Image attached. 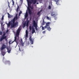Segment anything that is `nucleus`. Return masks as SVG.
<instances>
[{
	"label": "nucleus",
	"instance_id": "obj_1",
	"mask_svg": "<svg viewBox=\"0 0 79 79\" xmlns=\"http://www.w3.org/2000/svg\"><path fill=\"white\" fill-rule=\"evenodd\" d=\"M27 2H28V6L31 9V10H33L34 7L33 6H31V5L32 3H33V5H35L37 2V0H27Z\"/></svg>",
	"mask_w": 79,
	"mask_h": 79
},
{
	"label": "nucleus",
	"instance_id": "obj_2",
	"mask_svg": "<svg viewBox=\"0 0 79 79\" xmlns=\"http://www.w3.org/2000/svg\"><path fill=\"white\" fill-rule=\"evenodd\" d=\"M50 24V22H48L46 23V25L45 26V29H47V30L49 31H51V28L50 27L49 25Z\"/></svg>",
	"mask_w": 79,
	"mask_h": 79
},
{
	"label": "nucleus",
	"instance_id": "obj_3",
	"mask_svg": "<svg viewBox=\"0 0 79 79\" xmlns=\"http://www.w3.org/2000/svg\"><path fill=\"white\" fill-rule=\"evenodd\" d=\"M21 30V28L19 27L18 28L16 32V37H18V38H19V33H20Z\"/></svg>",
	"mask_w": 79,
	"mask_h": 79
},
{
	"label": "nucleus",
	"instance_id": "obj_4",
	"mask_svg": "<svg viewBox=\"0 0 79 79\" xmlns=\"http://www.w3.org/2000/svg\"><path fill=\"white\" fill-rule=\"evenodd\" d=\"M12 23H11V27L13 28V27H15L17 25H18V23L17 22H11Z\"/></svg>",
	"mask_w": 79,
	"mask_h": 79
},
{
	"label": "nucleus",
	"instance_id": "obj_5",
	"mask_svg": "<svg viewBox=\"0 0 79 79\" xmlns=\"http://www.w3.org/2000/svg\"><path fill=\"white\" fill-rule=\"evenodd\" d=\"M33 24L34 26L35 27L36 30L37 31H38V29H37V24L36 23V22H35V20L33 21Z\"/></svg>",
	"mask_w": 79,
	"mask_h": 79
},
{
	"label": "nucleus",
	"instance_id": "obj_6",
	"mask_svg": "<svg viewBox=\"0 0 79 79\" xmlns=\"http://www.w3.org/2000/svg\"><path fill=\"white\" fill-rule=\"evenodd\" d=\"M14 42H15L17 44H18V42H19V39L18 38H16V37H15V40L14 41H13L11 43V44H12V43Z\"/></svg>",
	"mask_w": 79,
	"mask_h": 79
},
{
	"label": "nucleus",
	"instance_id": "obj_7",
	"mask_svg": "<svg viewBox=\"0 0 79 79\" xmlns=\"http://www.w3.org/2000/svg\"><path fill=\"white\" fill-rule=\"evenodd\" d=\"M6 48V45H5L4 44H3L2 46V47L1 48V50H4V49H5Z\"/></svg>",
	"mask_w": 79,
	"mask_h": 79
},
{
	"label": "nucleus",
	"instance_id": "obj_8",
	"mask_svg": "<svg viewBox=\"0 0 79 79\" xmlns=\"http://www.w3.org/2000/svg\"><path fill=\"white\" fill-rule=\"evenodd\" d=\"M28 10L29 15H31L32 14V11H31V9H30L29 7L28 8Z\"/></svg>",
	"mask_w": 79,
	"mask_h": 79
},
{
	"label": "nucleus",
	"instance_id": "obj_9",
	"mask_svg": "<svg viewBox=\"0 0 79 79\" xmlns=\"http://www.w3.org/2000/svg\"><path fill=\"white\" fill-rule=\"evenodd\" d=\"M6 36H4V37H2L0 39V42H2V41H3V39H6Z\"/></svg>",
	"mask_w": 79,
	"mask_h": 79
},
{
	"label": "nucleus",
	"instance_id": "obj_10",
	"mask_svg": "<svg viewBox=\"0 0 79 79\" xmlns=\"http://www.w3.org/2000/svg\"><path fill=\"white\" fill-rule=\"evenodd\" d=\"M26 33L25 38L27 39L28 38V31H27V30L26 31Z\"/></svg>",
	"mask_w": 79,
	"mask_h": 79
},
{
	"label": "nucleus",
	"instance_id": "obj_11",
	"mask_svg": "<svg viewBox=\"0 0 79 79\" xmlns=\"http://www.w3.org/2000/svg\"><path fill=\"white\" fill-rule=\"evenodd\" d=\"M7 52H8V53H10L11 51V48H7Z\"/></svg>",
	"mask_w": 79,
	"mask_h": 79
},
{
	"label": "nucleus",
	"instance_id": "obj_12",
	"mask_svg": "<svg viewBox=\"0 0 79 79\" xmlns=\"http://www.w3.org/2000/svg\"><path fill=\"white\" fill-rule=\"evenodd\" d=\"M32 34H33L34 32H35V29L33 27V26H32Z\"/></svg>",
	"mask_w": 79,
	"mask_h": 79
},
{
	"label": "nucleus",
	"instance_id": "obj_13",
	"mask_svg": "<svg viewBox=\"0 0 79 79\" xmlns=\"http://www.w3.org/2000/svg\"><path fill=\"white\" fill-rule=\"evenodd\" d=\"M31 37L30 36V41H31V44H33V40H32V39Z\"/></svg>",
	"mask_w": 79,
	"mask_h": 79
},
{
	"label": "nucleus",
	"instance_id": "obj_14",
	"mask_svg": "<svg viewBox=\"0 0 79 79\" xmlns=\"http://www.w3.org/2000/svg\"><path fill=\"white\" fill-rule=\"evenodd\" d=\"M15 20H16V19L14 17L11 21V23H15Z\"/></svg>",
	"mask_w": 79,
	"mask_h": 79
},
{
	"label": "nucleus",
	"instance_id": "obj_15",
	"mask_svg": "<svg viewBox=\"0 0 79 79\" xmlns=\"http://www.w3.org/2000/svg\"><path fill=\"white\" fill-rule=\"evenodd\" d=\"M5 64H6V63L9 64L10 63V61L9 60H6L5 62Z\"/></svg>",
	"mask_w": 79,
	"mask_h": 79
},
{
	"label": "nucleus",
	"instance_id": "obj_16",
	"mask_svg": "<svg viewBox=\"0 0 79 79\" xmlns=\"http://www.w3.org/2000/svg\"><path fill=\"white\" fill-rule=\"evenodd\" d=\"M7 15H8V18H11L13 17V16L10 15V14H9V13H7Z\"/></svg>",
	"mask_w": 79,
	"mask_h": 79
},
{
	"label": "nucleus",
	"instance_id": "obj_17",
	"mask_svg": "<svg viewBox=\"0 0 79 79\" xmlns=\"http://www.w3.org/2000/svg\"><path fill=\"white\" fill-rule=\"evenodd\" d=\"M1 53L2 55H3V56H4V55H5V54L6 53L4 51H2L1 52Z\"/></svg>",
	"mask_w": 79,
	"mask_h": 79
},
{
	"label": "nucleus",
	"instance_id": "obj_18",
	"mask_svg": "<svg viewBox=\"0 0 79 79\" xmlns=\"http://www.w3.org/2000/svg\"><path fill=\"white\" fill-rule=\"evenodd\" d=\"M55 2H56V4L57 5H58V2H59V0H54Z\"/></svg>",
	"mask_w": 79,
	"mask_h": 79
},
{
	"label": "nucleus",
	"instance_id": "obj_19",
	"mask_svg": "<svg viewBox=\"0 0 79 79\" xmlns=\"http://www.w3.org/2000/svg\"><path fill=\"white\" fill-rule=\"evenodd\" d=\"M29 20H28L27 22L26 26L27 27H28L29 26Z\"/></svg>",
	"mask_w": 79,
	"mask_h": 79
},
{
	"label": "nucleus",
	"instance_id": "obj_20",
	"mask_svg": "<svg viewBox=\"0 0 79 79\" xmlns=\"http://www.w3.org/2000/svg\"><path fill=\"white\" fill-rule=\"evenodd\" d=\"M20 43L22 45H23L24 44V43H23V39H20Z\"/></svg>",
	"mask_w": 79,
	"mask_h": 79
},
{
	"label": "nucleus",
	"instance_id": "obj_21",
	"mask_svg": "<svg viewBox=\"0 0 79 79\" xmlns=\"http://www.w3.org/2000/svg\"><path fill=\"white\" fill-rule=\"evenodd\" d=\"M27 16H28V14L27 13V12H26V15H25V17H26V18H27Z\"/></svg>",
	"mask_w": 79,
	"mask_h": 79
},
{
	"label": "nucleus",
	"instance_id": "obj_22",
	"mask_svg": "<svg viewBox=\"0 0 79 79\" xmlns=\"http://www.w3.org/2000/svg\"><path fill=\"white\" fill-rule=\"evenodd\" d=\"M42 24L43 25H45V22H44V20H43Z\"/></svg>",
	"mask_w": 79,
	"mask_h": 79
},
{
	"label": "nucleus",
	"instance_id": "obj_23",
	"mask_svg": "<svg viewBox=\"0 0 79 79\" xmlns=\"http://www.w3.org/2000/svg\"><path fill=\"white\" fill-rule=\"evenodd\" d=\"M19 6H17V12H18L19 11Z\"/></svg>",
	"mask_w": 79,
	"mask_h": 79
},
{
	"label": "nucleus",
	"instance_id": "obj_24",
	"mask_svg": "<svg viewBox=\"0 0 79 79\" xmlns=\"http://www.w3.org/2000/svg\"><path fill=\"white\" fill-rule=\"evenodd\" d=\"M19 50L20 52H22V51H23V48H21L20 49V48H19Z\"/></svg>",
	"mask_w": 79,
	"mask_h": 79
},
{
	"label": "nucleus",
	"instance_id": "obj_25",
	"mask_svg": "<svg viewBox=\"0 0 79 79\" xmlns=\"http://www.w3.org/2000/svg\"><path fill=\"white\" fill-rule=\"evenodd\" d=\"M47 19L48 20H51V18H49L47 16Z\"/></svg>",
	"mask_w": 79,
	"mask_h": 79
},
{
	"label": "nucleus",
	"instance_id": "obj_26",
	"mask_svg": "<svg viewBox=\"0 0 79 79\" xmlns=\"http://www.w3.org/2000/svg\"><path fill=\"white\" fill-rule=\"evenodd\" d=\"M42 30H45V27H43V26H42Z\"/></svg>",
	"mask_w": 79,
	"mask_h": 79
},
{
	"label": "nucleus",
	"instance_id": "obj_27",
	"mask_svg": "<svg viewBox=\"0 0 79 79\" xmlns=\"http://www.w3.org/2000/svg\"><path fill=\"white\" fill-rule=\"evenodd\" d=\"M6 34H5V33H4L3 34V35H2V37H5V35Z\"/></svg>",
	"mask_w": 79,
	"mask_h": 79
},
{
	"label": "nucleus",
	"instance_id": "obj_28",
	"mask_svg": "<svg viewBox=\"0 0 79 79\" xmlns=\"http://www.w3.org/2000/svg\"><path fill=\"white\" fill-rule=\"evenodd\" d=\"M12 5H15V2L13 1V0H12Z\"/></svg>",
	"mask_w": 79,
	"mask_h": 79
},
{
	"label": "nucleus",
	"instance_id": "obj_29",
	"mask_svg": "<svg viewBox=\"0 0 79 79\" xmlns=\"http://www.w3.org/2000/svg\"><path fill=\"white\" fill-rule=\"evenodd\" d=\"M7 24V26L8 27H10V25H11V24H10V23H6Z\"/></svg>",
	"mask_w": 79,
	"mask_h": 79
},
{
	"label": "nucleus",
	"instance_id": "obj_30",
	"mask_svg": "<svg viewBox=\"0 0 79 79\" xmlns=\"http://www.w3.org/2000/svg\"><path fill=\"white\" fill-rule=\"evenodd\" d=\"M51 16H55V14H53V13H52Z\"/></svg>",
	"mask_w": 79,
	"mask_h": 79
},
{
	"label": "nucleus",
	"instance_id": "obj_31",
	"mask_svg": "<svg viewBox=\"0 0 79 79\" xmlns=\"http://www.w3.org/2000/svg\"><path fill=\"white\" fill-rule=\"evenodd\" d=\"M3 19H4V15L2 16L1 19H2V20H3Z\"/></svg>",
	"mask_w": 79,
	"mask_h": 79
},
{
	"label": "nucleus",
	"instance_id": "obj_32",
	"mask_svg": "<svg viewBox=\"0 0 79 79\" xmlns=\"http://www.w3.org/2000/svg\"><path fill=\"white\" fill-rule=\"evenodd\" d=\"M29 29L30 30V31H31L32 30V27H31V26H30L29 27Z\"/></svg>",
	"mask_w": 79,
	"mask_h": 79
},
{
	"label": "nucleus",
	"instance_id": "obj_33",
	"mask_svg": "<svg viewBox=\"0 0 79 79\" xmlns=\"http://www.w3.org/2000/svg\"><path fill=\"white\" fill-rule=\"evenodd\" d=\"M15 19L16 20H17L18 19V16H16L15 17Z\"/></svg>",
	"mask_w": 79,
	"mask_h": 79
},
{
	"label": "nucleus",
	"instance_id": "obj_34",
	"mask_svg": "<svg viewBox=\"0 0 79 79\" xmlns=\"http://www.w3.org/2000/svg\"><path fill=\"white\" fill-rule=\"evenodd\" d=\"M0 23L1 24V26H3V22H0Z\"/></svg>",
	"mask_w": 79,
	"mask_h": 79
},
{
	"label": "nucleus",
	"instance_id": "obj_35",
	"mask_svg": "<svg viewBox=\"0 0 79 79\" xmlns=\"http://www.w3.org/2000/svg\"><path fill=\"white\" fill-rule=\"evenodd\" d=\"M48 9L49 10H50V9H51V6H48Z\"/></svg>",
	"mask_w": 79,
	"mask_h": 79
},
{
	"label": "nucleus",
	"instance_id": "obj_36",
	"mask_svg": "<svg viewBox=\"0 0 79 79\" xmlns=\"http://www.w3.org/2000/svg\"><path fill=\"white\" fill-rule=\"evenodd\" d=\"M40 12H38V13H37V15H39V14H40Z\"/></svg>",
	"mask_w": 79,
	"mask_h": 79
},
{
	"label": "nucleus",
	"instance_id": "obj_37",
	"mask_svg": "<svg viewBox=\"0 0 79 79\" xmlns=\"http://www.w3.org/2000/svg\"><path fill=\"white\" fill-rule=\"evenodd\" d=\"M8 3L9 7H10V3L9 2H8Z\"/></svg>",
	"mask_w": 79,
	"mask_h": 79
},
{
	"label": "nucleus",
	"instance_id": "obj_38",
	"mask_svg": "<svg viewBox=\"0 0 79 79\" xmlns=\"http://www.w3.org/2000/svg\"><path fill=\"white\" fill-rule=\"evenodd\" d=\"M45 31H44L43 32V34H45Z\"/></svg>",
	"mask_w": 79,
	"mask_h": 79
},
{
	"label": "nucleus",
	"instance_id": "obj_39",
	"mask_svg": "<svg viewBox=\"0 0 79 79\" xmlns=\"http://www.w3.org/2000/svg\"><path fill=\"white\" fill-rule=\"evenodd\" d=\"M8 31H9V30H8V29H7L6 31V33H7V32H8Z\"/></svg>",
	"mask_w": 79,
	"mask_h": 79
},
{
	"label": "nucleus",
	"instance_id": "obj_40",
	"mask_svg": "<svg viewBox=\"0 0 79 79\" xmlns=\"http://www.w3.org/2000/svg\"><path fill=\"white\" fill-rule=\"evenodd\" d=\"M0 35H2V32H0Z\"/></svg>",
	"mask_w": 79,
	"mask_h": 79
},
{
	"label": "nucleus",
	"instance_id": "obj_41",
	"mask_svg": "<svg viewBox=\"0 0 79 79\" xmlns=\"http://www.w3.org/2000/svg\"><path fill=\"white\" fill-rule=\"evenodd\" d=\"M2 30H4V29H5V28H4V27H2Z\"/></svg>",
	"mask_w": 79,
	"mask_h": 79
},
{
	"label": "nucleus",
	"instance_id": "obj_42",
	"mask_svg": "<svg viewBox=\"0 0 79 79\" xmlns=\"http://www.w3.org/2000/svg\"><path fill=\"white\" fill-rule=\"evenodd\" d=\"M5 40H6H6H7V39H6V38H5Z\"/></svg>",
	"mask_w": 79,
	"mask_h": 79
},
{
	"label": "nucleus",
	"instance_id": "obj_43",
	"mask_svg": "<svg viewBox=\"0 0 79 79\" xmlns=\"http://www.w3.org/2000/svg\"><path fill=\"white\" fill-rule=\"evenodd\" d=\"M9 24H11V22H10L9 23Z\"/></svg>",
	"mask_w": 79,
	"mask_h": 79
},
{
	"label": "nucleus",
	"instance_id": "obj_44",
	"mask_svg": "<svg viewBox=\"0 0 79 79\" xmlns=\"http://www.w3.org/2000/svg\"><path fill=\"white\" fill-rule=\"evenodd\" d=\"M24 26H26V23H24V24H23Z\"/></svg>",
	"mask_w": 79,
	"mask_h": 79
},
{
	"label": "nucleus",
	"instance_id": "obj_45",
	"mask_svg": "<svg viewBox=\"0 0 79 79\" xmlns=\"http://www.w3.org/2000/svg\"><path fill=\"white\" fill-rule=\"evenodd\" d=\"M20 14H21V13H22V12H21V11H20Z\"/></svg>",
	"mask_w": 79,
	"mask_h": 79
},
{
	"label": "nucleus",
	"instance_id": "obj_46",
	"mask_svg": "<svg viewBox=\"0 0 79 79\" xmlns=\"http://www.w3.org/2000/svg\"><path fill=\"white\" fill-rule=\"evenodd\" d=\"M36 4H39V3H38V2H37V3H36Z\"/></svg>",
	"mask_w": 79,
	"mask_h": 79
},
{
	"label": "nucleus",
	"instance_id": "obj_47",
	"mask_svg": "<svg viewBox=\"0 0 79 79\" xmlns=\"http://www.w3.org/2000/svg\"><path fill=\"white\" fill-rule=\"evenodd\" d=\"M28 44H29V42H28Z\"/></svg>",
	"mask_w": 79,
	"mask_h": 79
},
{
	"label": "nucleus",
	"instance_id": "obj_48",
	"mask_svg": "<svg viewBox=\"0 0 79 79\" xmlns=\"http://www.w3.org/2000/svg\"><path fill=\"white\" fill-rule=\"evenodd\" d=\"M9 44H10V42H9Z\"/></svg>",
	"mask_w": 79,
	"mask_h": 79
},
{
	"label": "nucleus",
	"instance_id": "obj_49",
	"mask_svg": "<svg viewBox=\"0 0 79 79\" xmlns=\"http://www.w3.org/2000/svg\"><path fill=\"white\" fill-rule=\"evenodd\" d=\"M20 1H22V0H20Z\"/></svg>",
	"mask_w": 79,
	"mask_h": 79
}]
</instances>
